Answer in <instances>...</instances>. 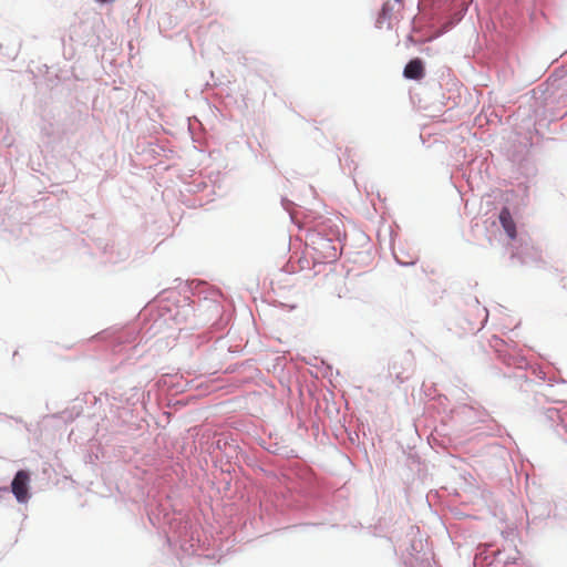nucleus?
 Returning a JSON list of instances; mask_svg holds the SVG:
<instances>
[{
	"label": "nucleus",
	"mask_w": 567,
	"mask_h": 567,
	"mask_svg": "<svg viewBox=\"0 0 567 567\" xmlns=\"http://www.w3.org/2000/svg\"><path fill=\"white\" fill-rule=\"evenodd\" d=\"M29 483H30V475L27 471H18L12 483H11V491L18 502L24 503L27 502L29 497Z\"/></svg>",
	"instance_id": "1"
},
{
	"label": "nucleus",
	"mask_w": 567,
	"mask_h": 567,
	"mask_svg": "<svg viewBox=\"0 0 567 567\" xmlns=\"http://www.w3.org/2000/svg\"><path fill=\"white\" fill-rule=\"evenodd\" d=\"M403 75L410 80H421L425 75L421 59H412L404 68Z\"/></svg>",
	"instance_id": "2"
},
{
	"label": "nucleus",
	"mask_w": 567,
	"mask_h": 567,
	"mask_svg": "<svg viewBox=\"0 0 567 567\" xmlns=\"http://www.w3.org/2000/svg\"><path fill=\"white\" fill-rule=\"evenodd\" d=\"M498 218L507 236L511 239H515L517 235L516 224L512 217L509 209L507 207L502 208Z\"/></svg>",
	"instance_id": "3"
},
{
	"label": "nucleus",
	"mask_w": 567,
	"mask_h": 567,
	"mask_svg": "<svg viewBox=\"0 0 567 567\" xmlns=\"http://www.w3.org/2000/svg\"><path fill=\"white\" fill-rule=\"evenodd\" d=\"M392 8L389 2H385L379 13V17L377 19V27L382 28V24L390 19L391 17Z\"/></svg>",
	"instance_id": "4"
}]
</instances>
